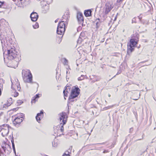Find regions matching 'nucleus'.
I'll list each match as a JSON object with an SVG mask.
<instances>
[{
  "label": "nucleus",
  "mask_w": 156,
  "mask_h": 156,
  "mask_svg": "<svg viewBox=\"0 0 156 156\" xmlns=\"http://www.w3.org/2000/svg\"><path fill=\"white\" fill-rule=\"evenodd\" d=\"M17 55V52L13 48H12L7 51H5L3 53L4 61L5 62L6 59L10 60L14 59L16 57Z\"/></svg>",
  "instance_id": "obj_1"
},
{
  "label": "nucleus",
  "mask_w": 156,
  "mask_h": 156,
  "mask_svg": "<svg viewBox=\"0 0 156 156\" xmlns=\"http://www.w3.org/2000/svg\"><path fill=\"white\" fill-rule=\"evenodd\" d=\"M22 74L24 82L29 83H32V76L30 70L28 69L23 70Z\"/></svg>",
  "instance_id": "obj_2"
},
{
  "label": "nucleus",
  "mask_w": 156,
  "mask_h": 156,
  "mask_svg": "<svg viewBox=\"0 0 156 156\" xmlns=\"http://www.w3.org/2000/svg\"><path fill=\"white\" fill-rule=\"evenodd\" d=\"M80 89L78 87H74L71 90V93L70 95L69 100L70 102H73L74 101L73 99L77 97L80 93Z\"/></svg>",
  "instance_id": "obj_3"
},
{
  "label": "nucleus",
  "mask_w": 156,
  "mask_h": 156,
  "mask_svg": "<svg viewBox=\"0 0 156 156\" xmlns=\"http://www.w3.org/2000/svg\"><path fill=\"white\" fill-rule=\"evenodd\" d=\"M67 116L66 113L63 112L59 114V119L60 125L59 126H61L60 131L63 132L64 131V127L63 126L65 124L67 121Z\"/></svg>",
  "instance_id": "obj_4"
},
{
  "label": "nucleus",
  "mask_w": 156,
  "mask_h": 156,
  "mask_svg": "<svg viewBox=\"0 0 156 156\" xmlns=\"http://www.w3.org/2000/svg\"><path fill=\"white\" fill-rule=\"evenodd\" d=\"M12 82V88L13 89V93L12 95H13L14 97H16L19 94L18 92H16L15 89L17 88L18 90H20V88L19 87V86H20L19 83L18 82V80L17 79H15V82H13L12 80H11Z\"/></svg>",
  "instance_id": "obj_5"
},
{
  "label": "nucleus",
  "mask_w": 156,
  "mask_h": 156,
  "mask_svg": "<svg viewBox=\"0 0 156 156\" xmlns=\"http://www.w3.org/2000/svg\"><path fill=\"white\" fill-rule=\"evenodd\" d=\"M136 40V39L132 38L130 39L129 42L128 43L127 53L128 54L131 53L134 50V47L137 43Z\"/></svg>",
  "instance_id": "obj_6"
},
{
  "label": "nucleus",
  "mask_w": 156,
  "mask_h": 156,
  "mask_svg": "<svg viewBox=\"0 0 156 156\" xmlns=\"http://www.w3.org/2000/svg\"><path fill=\"white\" fill-rule=\"evenodd\" d=\"M10 127L7 124H4L0 126V131L1 132L2 135L5 136L8 134L9 129Z\"/></svg>",
  "instance_id": "obj_7"
},
{
  "label": "nucleus",
  "mask_w": 156,
  "mask_h": 156,
  "mask_svg": "<svg viewBox=\"0 0 156 156\" xmlns=\"http://www.w3.org/2000/svg\"><path fill=\"white\" fill-rule=\"evenodd\" d=\"M65 24L64 21L59 22L57 30V34L60 35L63 34L65 31Z\"/></svg>",
  "instance_id": "obj_8"
},
{
  "label": "nucleus",
  "mask_w": 156,
  "mask_h": 156,
  "mask_svg": "<svg viewBox=\"0 0 156 156\" xmlns=\"http://www.w3.org/2000/svg\"><path fill=\"white\" fill-rule=\"evenodd\" d=\"M113 6L114 5L112 2H107L105 5V14H108L113 7Z\"/></svg>",
  "instance_id": "obj_9"
},
{
  "label": "nucleus",
  "mask_w": 156,
  "mask_h": 156,
  "mask_svg": "<svg viewBox=\"0 0 156 156\" xmlns=\"http://www.w3.org/2000/svg\"><path fill=\"white\" fill-rule=\"evenodd\" d=\"M2 148L5 153L9 154L11 151V148L8 144H4L2 146Z\"/></svg>",
  "instance_id": "obj_10"
},
{
  "label": "nucleus",
  "mask_w": 156,
  "mask_h": 156,
  "mask_svg": "<svg viewBox=\"0 0 156 156\" xmlns=\"http://www.w3.org/2000/svg\"><path fill=\"white\" fill-rule=\"evenodd\" d=\"M77 18L79 23L80 24H82L83 21V15L82 13L80 12L78 13L77 15Z\"/></svg>",
  "instance_id": "obj_11"
},
{
  "label": "nucleus",
  "mask_w": 156,
  "mask_h": 156,
  "mask_svg": "<svg viewBox=\"0 0 156 156\" xmlns=\"http://www.w3.org/2000/svg\"><path fill=\"white\" fill-rule=\"evenodd\" d=\"M38 16L37 13L36 12H33L30 15V18L33 21H36Z\"/></svg>",
  "instance_id": "obj_12"
},
{
  "label": "nucleus",
  "mask_w": 156,
  "mask_h": 156,
  "mask_svg": "<svg viewBox=\"0 0 156 156\" xmlns=\"http://www.w3.org/2000/svg\"><path fill=\"white\" fill-rule=\"evenodd\" d=\"M22 121L21 119L17 117L13 121V124L16 126H17L22 122Z\"/></svg>",
  "instance_id": "obj_13"
},
{
  "label": "nucleus",
  "mask_w": 156,
  "mask_h": 156,
  "mask_svg": "<svg viewBox=\"0 0 156 156\" xmlns=\"http://www.w3.org/2000/svg\"><path fill=\"white\" fill-rule=\"evenodd\" d=\"M44 4V6L43 5L42 7V8L43 9V12L44 13H46L49 10V5L47 4V3L46 2H43Z\"/></svg>",
  "instance_id": "obj_14"
},
{
  "label": "nucleus",
  "mask_w": 156,
  "mask_h": 156,
  "mask_svg": "<svg viewBox=\"0 0 156 156\" xmlns=\"http://www.w3.org/2000/svg\"><path fill=\"white\" fill-rule=\"evenodd\" d=\"M65 87V89L64 90L63 93L64 94V97H67L68 93H69L70 90V87L67 85ZM64 99H66V98L65 97H64Z\"/></svg>",
  "instance_id": "obj_15"
},
{
  "label": "nucleus",
  "mask_w": 156,
  "mask_h": 156,
  "mask_svg": "<svg viewBox=\"0 0 156 156\" xmlns=\"http://www.w3.org/2000/svg\"><path fill=\"white\" fill-rule=\"evenodd\" d=\"M43 112L42 111H41L40 113H38L37 114V116L36 117V120L38 121H40L41 119L42 118L43 116Z\"/></svg>",
  "instance_id": "obj_16"
},
{
  "label": "nucleus",
  "mask_w": 156,
  "mask_h": 156,
  "mask_svg": "<svg viewBox=\"0 0 156 156\" xmlns=\"http://www.w3.org/2000/svg\"><path fill=\"white\" fill-rule=\"evenodd\" d=\"M8 23L6 22L5 20L4 19H2L0 20V25L1 27H5V25L7 24Z\"/></svg>",
  "instance_id": "obj_17"
},
{
  "label": "nucleus",
  "mask_w": 156,
  "mask_h": 156,
  "mask_svg": "<svg viewBox=\"0 0 156 156\" xmlns=\"http://www.w3.org/2000/svg\"><path fill=\"white\" fill-rule=\"evenodd\" d=\"M58 140L56 139H55L52 142V146L54 147H56L58 146Z\"/></svg>",
  "instance_id": "obj_18"
},
{
  "label": "nucleus",
  "mask_w": 156,
  "mask_h": 156,
  "mask_svg": "<svg viewBox=\"0 0 156 156\" xmlns=\"http://www.w3.org/2000/svg\"><path fill=\"white\" fill-rule=\"evenodd\" d=\"M91 11L90 10H86L84 12V15L86 16H88L90 15Z\"/></svg>",
  "instance_id": "obj_19"
},
{
  "label": "nucleus",
  "mask_w": 156,
  "mask_h": 156,
  "mask_svg": "<svg viewBox=\"0 0 156 156\" xmlns=\"http://www.w3.org/2000/svg\"><path fill=\"white\" fill-rule=\"evenodd\" d=\"M39 95H40L39 94H37L34 97H33V98L32 99L31 103H34L36 101V99L37 98H39V97H40Z\"/></svg>",
  "instance_id": "obj_20"
},
{
  "label": "nucleus",
  "mask_w": 156,
  "mask_h": 156,
  "mask_svg": "<svg viewBox=\"0 0 156 156\" xmlns=\"http://www.w3.org/2000/svg\"><path fill=\"white\" fill-rule=\"evenodd\" d=\"M5 40L4 39V38L3 39H1L2 44L3 43L4 44H5L7 42V40H6V38L5 37Z\"/></svg>",
  "instance_id": "obj_21"
},
{
  "label": "nucleus",
  "mask_w": 156,
  "mask_h": 156,
  "mask_svg": "<svg viewBox=\"0 0 156 156\" xmlns=\"http://www.w3.org/2000/svg\"><path fill=\"white\" fill-rule=\"evenodd\" d=\"M84 76L83 75H81L80 77H78V80L79 81L82 80L84 78Z\"/></svg>",
  "instance_id": "obj_22"
},
{
  "label": "nucleus",
  "mask_w": 156,
  "mask_h": 156,
  "mask_svg": "<svg viewBox=\"0 0 156 156\" xmlns=\"http://www.w3.org/2000/svg\"><path fill=\"white\" fill-rule=\"evenodd\" d=\"M113 106V105H111V106H108V107H105L104 108V110H107L108 109H110L111 108H112Z\"/></svg>",
  "instance_id": "obj_23"
},
{
  "label": "nucleus",
  "mask_w": 156,
  "mask_h": 156,
  "mask_svg": "<svg viewBox=\"0 0 156 156\" xmlns=\"http://www.w3.org/2000/svg\"><path fill=\"white\" fill-rule=\"evenodd\" d=\"M33 28L34 29H36L39 27L38 24L37 23H36L33 26Z\"/></svg>",
  "instance_id": "obj_24"
},
{
  "label": "nucleus",
  "mask_w": 156,
  "mask_h": 156,
  "mask_svg": "<svg viewBox=\"0 0 156 156\" xmlns=\"http://www.w3.org/2000/svg\"><path fill=\"white\" fill-rule=\"evenodd\" d=\"M10 99H11V101H12V98H9V101L10 102L9 103H8V104H7V106H10L12 103V101H10Z\"/></svg>",
  "instance_id": "obj_25"
},
{
  "label": "nucleus",
  "mask_w": 156,
  "mask_h": 156,
  "mask_svg": "<svg viewBox=\"0 0 156 156\" xmlns=\"http://www.w3.org/2000/svg\"><path fill=\"white\" fill-rule=\"evenodd\" d=\"M69 152L67 151H66L63 155H66L67 156V155H69Z\"/></svg>",
  "instance_id": "obj_26"
},
{
  "label": "nucleus",
  "mask_w": 156,
  "mask_h": 156,
  "mask_svg": "<svg viewBox=\"0 0 156 156\" xmlns=\"http://www.w3.org/2000/svg\"><path fill=\"white\" fill-rule=\"evenodd\" d=\"M12 147L13 149L15 150V145H14V143H13V141H12Z\"/></svg>",
  "instance_id": "obj_27"
},
{
  "label": "nucleus",
  "mask_w": 156,
  "mask_h": 156,
  "mask_svg": "<svg viewBox=\"0 0 156 156\" xmlns=\"http://www.w3.org/2000/svg\"><path fill=\"white\" fill-rule=\"evenodd\" d=\"M45 2L44 1H42L41 2V5L42 7H43V5L44 6V3L42 2Z\"/></svg>",
  "instance_id": "obj_28"
},
{
  "label": "nucleus",
  "mask_w": 156,
  "mask_h": 156,
  "mask_svg": "<svg viewBox=\"0 0 156 156\" xmlns=\"http://www.w3.org/2000/svg\"><path fill=\"white\" fill-rule=\"evenodd\" d=\"M3 2H2L0 1V8L1 7V5H2Z\"/></svg>",
  "instance_id": "obj_29"
},
{
  "label": "nucleus",
  "mask_w": 156,
  "mask_h": 156,
  "mask_svg": "<svg viewBox=\"0 0 156 156\" xmlns=\"http://www.w3.org/2000/svg\"><path fill=\"white\" fill-rule=\"evenodd\" d=\"M139 97H137V98H133V99L134 100H138L139 99Z\"/></svg>",
  "instance_id": "obj_30"
},
{
  "label": "nucleus",
  "mask_w": 156,
  "mask_h": 156,
  "mask_svg": "<svg viewBox=\"0 0 156 156\" xmlns=\"http://www.w3.org/2000/svg\"><path fill=\"white\" fill-rule=\"evenodd\" d=\"M58 21V19H57L55 21V23H57V22Z\"/></svg>",
  "instance_id": "obj_31"
},
{
  "label": "nucleus",
  "mask_w": 156,
  "mask_h": 156,
  "mask_svg": "<svg viewBox=\"0 0 156 156\" xmlns=\"http://www.w3.org/2000/svg\"><path fill=\"white\" fill-rule=\"evenodd\" d=\"M107 151H104L103 152V153H105L106 152H107Z\"/></svg>",
  "instance_id": "obj_32"
},
{
  "label": "nucleus",
  "mask_w": 156,
  "mask_h": 156,
  "mask_svg": "<svg viewBox=\"0 0 156 156\" xmlns=\"http://www.w3.org/2000/svg\"><path fill=\"white\" fill-rule=\"evenodd\" d=\"M62 156H70V155H67V156L66 155H63Z\"/></svg>",
  "instance_id": "obj_33"
},
{
  "label": "nucleus",
  "mask_w": 156,
  "mask_h": 156,
  "mask_svg": "<svg viewBox=\"0 0 156 156\" xmlns=\"http://www.w3.org/2000/svg\"><path fill=\"white\" fill-rule=\"evenodd\" d=\"M117 16H116V17H115V20H116V19L117 18Z\"/></svg>",
  "instance_id": "obj_34"
},
{
  "label": "nucleus",
  "mask_w": 156,
  "mask_h": 156,
  "mask_svg": "<svg viewBox=\"0 0 156 156\" xmlns=\"http://www.w3.org/2000/svg\"><path fill=\"white\" fill-rule=\"evenodd\" d=\"M108 96L109 97H110L111 96V95L110 94H108Z\"/></svg>",
  "instance_id": "obj_35"
},
{
  "label": "nucleus",
  "mask_w": 156,
  "mask_h": 156,
  "mask_svg": "<svg viewBox=\"0 0 156 156\" xmlns=\"http://www.w3.org/2000/svg\"><path fill=\"white\" fill-rule=\"evenodd\" d=\"M23 113H21V116H23Z\"/></svg>",
  "instance_id": "obj_36"
},
{
  "label": "nucleus",
  "mask_w": 156,
  "mask_h": 156,
  "mask_svg": "<svg viewBox=\"0 0 156 156\" xmlns=\"http://www.w3.org/2000/svg\"><path fill=\"white\" fill-rule=\"evenodd\" d=\"M0 37H2V35H0Z\"/></svg>",
  "instance_id": "obj_37"
},
{
  "label": "nucleus",
  "mask_w": 156,
  "mask_h": 156,
  "mask_svg": "<svg viewBox=\"0 0 156 156\" xmlns=\"http://www.w3.org/2000/svg\"><path fill=\"white\" fill-rule=\"evenodd\" d=\"M65 60L66 62H67V60H66V59H65Z\"/></svg>",
  "instance_id": "obj_38"
},
{
  "label": "nucleus",
  "mask_w": 156,
  "mask_h": 156,
  "mask_svg": "<svg viewBox=\"0 0 156 156\" xmlns=\"http://www.w3.org/2000/svg\"><path fill=\"white\" fill-rule=\"evenodd\" d=\"M132 23H133V20H132Z\"/></svg>",
  "instance_id": "obj_39"
},
{
  "label": "nucleus",
  "mask_w": 156,
  "mask_h": 156,
  "mask_svg": "<svg viewBox=\"0 0 156 156\" xmlns=\"http://www.w3.org/2000/svg\"><path fill=\"white\" fill-rule=\"evenodd\" d=\"M18 6L21 7V6H20V5Z\"/></svg>",
  "instance_id": "obj_40"
},
{
  "label": "nucleus",
  "mask_w": 156,
  "mask_h": 156,
  "mask_svg": "<svg viewBox=\"0 0 156 156\" xmlns=\"http://www.w3.org/2000/svg\"><path fill=\"white\" fill-rule=\"evenodd\" d=\"M13 1H15V0H13Z\"/></svg>",
  "instance_id": "obj_41"
}]
</instances>
